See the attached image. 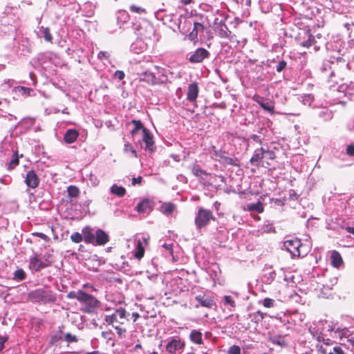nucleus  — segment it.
<instances>
[{"instance_id":"nucleus-48","label":"nucleus","mask_w":354,"mask_h":354,"mask_svg":"<svg viewBox=\"0 0 354 354\" xmlns=\"http://www.w3.org/2000/svg\"><path fill=\"white\" fill-rule=\"evenodd\" d=\"M241 349L238 346H232L228 351V354H240Z\"/></svg>"},{"instance_id":"nucleus-7","label":"nucleus","mask_w":354,"mask_h":354,"mask_svg":"<svg viewBox=\"0 0 354 354\" xmlns=\"http://www.w3.org/2000/svg\"><path fill=\"white\" fill-rule=\"evenodd\" d=\"M209 52L203 48L196 49L189 57V62L192 63H201L205 58L209 56Z\"/></svg>"},{"instance_id":"nucleus-33","label":"nucleus","mask_w":354,"mask_h":354,"mask_svg":"<svg viewBox=\"0 0 354 354\" xmlns=\"http://www.w3.org/2000/svg\"><path fill=\"white\" fill-rule=\"evenodd\" d=\"M263 156H264V160L266 162L268 165H269L268 161L269 160H273L276 156L273 151L266 149L263 147Z\"/></svg>"},{"instance_id":"nucleus-57","label":"nucleus","mask_w":354,"mask_h":354,"mask_svg":"<svg viewBox=\"0 0 354 354\" xmlns=\"http://www.w3.org/2000/svg\"><path fill=\"white\" fill-rule=\"evenodd\" d=\"M115 330L117 331V333L120 336H122L126 332V330L124 328H121L120 326H115Z\"/></svg>"},{"instance_id":"nucleus-56","label":"nucleus","mask_w":354,"mask_h":354,"mask_svg":"<svg viewBox=\"0 0 354 354\" xmlns=\"http://www.w3.org/2000/svg\"><path fill=\"white\" fill-rule=\"evenodd\" d=\"M98 58L100 59H102L104 58H108L109 57V53L107 52H104V51H100L99 53H98V55H97Z\"/></svg>"},{"instance_id":"nucleus-44","label":"nucleus","mask_w":354,"mask_h":354,"mask_svg":"<svg viewBox=\"0 0 354 354\" xmlns=\"http://www.w3.org/2000/svg\"><path fill=\"white\" fill-rule=\"evenodd\" d=\"M315 42V39L313 36H310L308 39L306 41H304L301 43V46L304 47L308 48L309 46H312Z\"/></svg>"},{"instance_id":"nucleus-61","label":"nucleus","mask_w":354,"mask_h":354,"mask_svg":"<svg viewBox=\"0 0 354 354\" xmlns=\"http://www.w3.org/2000/svg\"><path fill=\"white\" fill-rule=\"evenodd\" d=\"M6 342V338L0 337V351L3 348V345Z\"/></svg>"},{"instance_id":"nucleus-10","label":"nucleus","mask_w":354,"mask_h":354,"mask_svg":"<svg viewBox=\"0 0 354 354\" xmlns=\"http://www.w3.org/2000/svg\"><path fill=\"white\" fill-rule=\"evenodd\" d=\"M142 140L145 144V150H149L150 151H153L154 150L153 136L147 128H143Z\"/></svg>"},{"instance_id":"nucleus-54","label":"nucleus","mask_w":354,"mask_h":354,"mask_svg":"<svg viewBox=\"0 0 354 354\" xmlns=\"http://www.w3.org/2000/svg\"><path fill=\"white\" fill-rule=\"evenodd\" d=\"M172 245L171 243H165L162 247L171 255L173 254Z\"/></svg>"},{"instance_id":"nucleus-29","label":"nucleus","mask_w":354,"mask_h":354,"mask_svg":"<svg viewBox=\"0 0 354 354\" xmlns=\"http://www.w3.org/2000/svg\"><path fill=\"white\" fill-rule=\"evenodd\" d=\"M32 268L35 270H39L46 267L48 265L41 262L37 257H33L30 261Z\"/></svg>"},{"instance_id":"nucleus-37","label":"nucleus","mask_w":354,"mask_h":354,"mask_svg":"<svg viewBox=\"0 0 354 354\" xmlns=\"http://www.w3.org/2000/svg\"><path fill=\"white\" fill-rule=\"evenodd\" d=\"M192 174L197 177L201 176L203 174H206L205 171L203 170L198 165H194L192 167Z\"/></svg>"},{"instance_id":"nucleus-17","label":"nucleus","mask_w":354,"mask_h":354,"mask_svg":"<svg viewBox=\"0 0 354 354\" xmlns=\"http://www.w3.org/2000/svg\"><path fill=\"white\" fill-rule=\"evenodd\" d=\"M204 29V26L203 24L198 22H195L194 24V28L191 31V32L187 35L188 39L190 41H195L197 39L198 33L199 31H203Z\"/></svg>"},{"instance_id":"nucleus-41","label":"nucleus","mask_w":354,"mask_h":354,"mask_svg":"<svg viewBox=\"0 0 354 354\" xmlns=\"http://www.w3.org/2000/svg\"><path fill=\"white\" fill-rule=\"evenodd\" d=\"M309 331L313 337H317V339L319 342H321L322 340H323V341L324 340V337L318 334L317 331L315 330V328L313 327V326H310L309 327Z\"/></svg>"},{"instance_id":"nucleus-51","label":"nucleus","mask_w":354,"mask_h":354,"mask_svg":"<svg viewBox=\"0 0 354 354\" xmlns=\"http://www.w3.org/2000/svg\"><path fill=\"white\" fill-rule=\"evenodd\" d=\"M221 158L224 160L225 163L231 165H236V163L233 158L227 156H221Z\"/></svg>"},{"instance_id":"nucleus-2","label":"nucleus","mask_w":354,"mask_h":354,"mask_svg":"<svg viewBox=\"0 0 354 354\" xmlns=\"http://www.w3.org/2000/svg\"><path fill=\"white\" fill-rule=\"evenodd\" d=\"M301 247V241L298 239H290L283 242V248L292 257H300L301 255L300 248Z\"/></svg>"},{"instance_id":"nucleus-58","label":"nucleus","mask_w":354,"mask_h":354,"mask_svg":"<svg viewBox=\"0 0 354 354\" xmlns=\"http://www.w3.org/2000/svg\"><path fill=\"white\" fill-rule=\"evenodd\" d=\"M141 181H142V178L140 176H139L138 178H133L132 179V185H135L136 184H139L141 183Z\"/></svg>"},{"instance_id":"nucleus-24","label":"nucleus","mask_w":354,"mask_h":354,"mask_svg":"<svg viewBox=\"0 0 354 354\" xmlns=\"http://www.w3.org/2000/svg\"><path fill=\"white\" fill-rule=\"evenodd\" d=\"M84 240L86 243H93L95 240V234H93L89 228H85L84 230Z\"/></svg>"},{"instance_id":"nucleus-50","label":"nucleus","mask_w":354,"mask_h":354,"mask_svg":"<svg viewBox=\"0 0 354 354\" xmlns=\"http://www.w3.org/2000/svg\"><path fill=\"white\" fill-rule=\"evenodd\" d=\"M224 301H225V303L226 304H228V305H230L232 307H234L235 306V302L232 299L231 296H225L224 297Z\"/></svg>"},{"instance_id":"nucleus-27","label":"nucleus","mask_w":354,"mask_h":354,"mask_svg":"<svg viewBox=\"0 0 354 354\" xmlns=\"http://www.w3.org/2000/svg\"><path fill=\"white\" fill-rule=\"evenodd\" d=\"M334 66H335V64L333 62H330L329 61L324 62L323 63L322 66L321 67V71L323 73H326L328 71H331V72L329 74V77H332L334 75V70H333Z\"/></svg>"},{"instance_id":"nucleus-52","label":"nucleus","mask_w":354,"mask_h":354,"mask_svg":"<svg viewBox=\"0 0 354 354\" xmlns=\"http://www.w3.org/2000/svg\"><path fill=\"white\" fill-rule=\"evenodd\" d=\"M130 10L131 12H138V13H140V12H145V10L140 7H138L135 5H132L131 7H130Z\"/></svg>"},{"instance_id":"nucleus-59","label":"nucleus","mask_w":354,"mask_h":354,"mask_svg":"<svg viewBox=\"0 0 354 354\" xmlns=\"http://www.w3.org/2000/svg\"><path fill=\"white\" fill-rule=\"evenodd\" d=\"M333 349L335 354H343V351L340 347L335 346Z\"/></svg>"},{"instance_id":"nucleus-49","label":"nucleus","mask_w":354,"mask_h":354,"mask_svg":"<svg viewBox=\"0 0 354 354\" xmlns=\"http://www.w3.org/2000/svg\"><path fill=\"white\" fill-rule=\"evenodd\" d=\"M19 91L24 95H30V93L32 91V89L30 88H27L24 86L19 87Z\"/></svg>"},{"instance_id":"nucleus-42","label":"nucleus","mask_w":354,"mask_h":354,"mask_svg":"<svg viewBox=\"0 0 354 354\" xmlns=\"http://www.w3.org/2000/svg\"><path fill=\"white\" fill-rule=\"evenodd\" d=\"M15 279L17 280H22L25 277V272L22 269L17 270L14 273Z\"/></svg>"},{"instance_id":"nucleus-60","label":"nucleus","mask_w":354,"mask_h":354,"mask_svg":"<svg viewBox=\"0 0 354 354\" xmlns=\"http://www.w3.org/2000/svg\"><path fill=\"white\" fill-rule=\"evenodd\" d=\"M35 234L39 238L42 239L43 240L46 241L48 239V236L45 234H43L41 232H37Z\"/></svg>"},{"instance_id":"nucleus-14","label":"nucleus","mask_w":354,"mask_h":354,"mask_svg":"<svg viewBox=\"0 0 354 354\" xmlns=\"http://www.w3.org/2000/svg\"><path fill=\"white\" fill-rule=\"evenodd\" d=\"M328 330L334 332L335 337H339L340 339H342L343 338H348L350 335V332L346 328H335V326H332Z\"/></svg>"},{"instance_id":"nucleus-34","label":"nucleus","mask_w":354,"mask_h":354,"mask_svg":"<svg viewBox=\"0 0 354 354\" xmlns=\"http://www.w3.org/2000/svg\"><path fill=\"white\" fill-rule=\"evenodd\" d=\"M84 292L79 290L77 292L71 291L67 294V297L69 299H77L80 302L82 300V297Z\"/></svg>"},{"instance_id":"nucleus-35","label":"nucleus","mask_w":354,"mask_h":354,"mask_svg":"<svg viewBox=\"0 0 354 354\" xmlns=\"http://www.w3.org/2000/svg\"><path fill=\"white\" fill-rule=\"evenodd\" d=\"M124 152L126 153H131L132 156L134 158H137L136 151L134 149L133 147L129 142H126L124 145Z\"/></svg>"},{"instance_id":"nucleus-40","label":"nucleus","mask_w":354,"mask_h":354,"mask_svg":"<svg viewBox=\"0 0 354 354\" xmlns=\"http://www.w3.org/2000/svg\"><path fill=\"white\" fill-rule=\"evenodd\" d=\"M71 239L73 242L78 243L83 240L82 235L79 232H74L71 236Z\"/></svg>"},{"instance_id":"nucleus-23","label":"nucleus","mask_w":354,"mask_h":354,"mask_svg":"<svg viewBox=\"0 0 354 354\" xmlns=\"http://www.w3.org/2000/svg\"><path fill=\"white\" fill-rule=\"evenodd\" d=\"M263 160H264L263 147H261L259 149H257L254 151V153L250 159V162L252 163H254V162H259V161Z\"/></svg>"},{"instance_id":"nucleus-62","label":"nucleus","mask_w":354,"mask_h":354,"mask_svg":"<svg viewBox=\"0 0 354 354\" xmlns=\"http://www.w3.org/2000/svg\"><path fill=\"white\" fill-rule=\"evenodd\" d=\"M270 279L268 278V279L267 280V282H268V283H270L271 281L273 280V279H274V277L275 276V272H270Z\"/></svg>"},{"instance_id":"nucleus-63","label":"nucleus","mask_w":354,"mask_h":354,"mask_svg":"<svg viewBox=\"0 0 354 354\" xmlns=\"http://www.w3.org/2000/svg\"><path fill=\"white\" fill-rule=\"evenodd\" d=\"M346 231L349 233L354 234V227H347Z\"/></svg>"},{"instance_id":"nucleus-6","label":"nucleus","mask_w":354,"mask_h":354,"mask_svg":"<svg viewBox=\"0 0 354 354\" xmlns=\"http://www.w3.org/2000/svg\"><path fill=\"white\" fill-rule=\"evenodd\" d=\"M138 79L140 82H145L149 84L155 85L163 81H160L155 75L149 71L138 73Z\"/></svg>"},{"instance_id":"nucleus-5","label":"nucleus","mask_w":354,"mask_h":354,"mask_svg":"<svg viewBox=\"0 0 354 354\" xmlns=\"http://www.w3.org/2000/svg\"><path fill=\"white\" fill-rule=\"evenodd\" d=\"M253 100L258 103L262 109L265 111L273 114L274 113V104L272 101L268 99H264L263 97H261L259 95H255L253 97Z\"/></svg>"},{"instance_id":"nucleus-21","label":"nucleus","mask_w":354,"mask_h":354,"mask_svg":"<svg viewBox=\"0 0 354 354\" xmlns=\"http://www.w3.org/2000/svg\"><path fill=\"white\" fill-rule=\"evenodd\" d=\"M330 259L331 264L335 268H338L343 262L340 254L335 250L331 252Z\"/></svg>"},{"instance_id":"nucleus-43","label":"nucleus","mask_w":354,"mask_h":354,"mask_svg":"<svg viewBox=\"0 0 354 354\" xmlns=\"http://www.w3.org/2000/svg\"><path fill=\"white\" fill-rule=\"evenodd\" d=\"M262 304L266 308H272L274 304V300L270 298H266L263 300Z\"/></svg>"},{"instance_id":"nucleus-3","label":"nucleus","mask_w":354,"mask_h":354,"mask_svg":"<svg viewBox=\"0 0 354 354\" xmlns=\"http://www.w3.org/2000/svg\"><path fill=\"white\" fill-rule=\"evenodd\" d=\"M126 310L124 308H120L112 315H106L105 317V322L108 324H113L114 323L123 324L124 320L126 319Z\"/></svg>"},{"instance_id":"nucleus-47","label":"nucleus","mask_w":354,"mask_h":354,"mask_svg":"<svg viewBox=\"0 0 354 354\" xmlns=\"http://www.w3.org/2000/svg\"><path fill=\"white\" fill-rule=\"evenodd\" d=\"M286 62H285L284 60L280 61L276 66V71L278 73L281 72L286 67Z\"/></svg>"},{"instance_id":"nucleus-36","label":"nucleus","mask_w":354,"mask_h":354,"mask_svg":"<svg viewBox=\"0 0 354 354\" xmlns=\"http://www.w3.org/2000/svg\"><path fill=\"white\" fill-rule=\"evenodd\" d=\"M67 192L68 196L71 198H76L80 194L79 189L77 187L73 185H71L68 187Z\"/></svg>"},{"instance_id":"nucleus-46","label":"nucleus","mask_w":354,"mask_h":354,"mask_svg":"<svg viewBox=\"0 0 354 354\" xmlns=\"http://www.w3.org/2000/svg\"><path fill=\"white\" fill-rule=\"evenodd\" d=\"M43 33H44V39L46 41H52V36L50 33V30L48 28H46L44 29V31H43Z\"/></svg>"},{"instance_id":"nucleus-20","label":"nucleus","mask_w":354,"mask_h":354,"mask_svg":"<svg viewBox=\"0 0 354 354\" xmlns=\"http://www.w3.org/2000/svg\"><path fill=\"white\" fill-rule=\"evenodd\" d=\"M133 125V129L130 131L131 135L133 137L139 130H142L143 132V128H145L140 120H133L130 122L127 123V126Z\"/></svg>"},{"instance_id":"nucleus-12","label":"nucleus","mask_w":354,"mask_h":354,"mask_svg":"<svg viewBox=\"0 0 354 354\" xmlns=\"http://www.w3.org/2000/svg\"><path fill=\"white\" fill-rule=\"evenodd\" d=\"M109 241L108 234L102 230L98 229L95 232V240L97 245H105Z\"/></svg>"},{"instance_id":"nucleus-28","label":"nucleus","mask_w":354,"mask_h":354,"mask_svg":"<svg viewBox=\"0 0 354 354\" xmlns=\"http://www.w3.org/2000/svg\"><path fill=\"white\" fill-rule=\"evenodd\" d=\"M111 192L113 194H115L118 196L122 197V196H124V194L126 193V190L122 186H118L117 185H113L111 187Z\"/></svg>"},{"instance_id":"nucleus-11","label":"nucleus","mask_w":354,"mask_h":354,"mask_svg":"<svg viewBox=\"0 0 354 354\" xmlns=\"http://www.w3.org/2000/svg\"><path fill=\"white\" fill-rule=\"evenodd\" d=\"M198 93L199 88L196 82L189 84L187 93V99L191 102H195L198 97Z\"/></svg>"},{"instance_id":"nucleus-32","label":"nucleus","mask_w":354,"mask_h":354,"mask_svg":"<svg viewBox=\"0 0 354 354\" xmlns=\"http://www.w3.org/2000/svg\"><path fill=\"white\" fill-rule=\"evenodd\" d=\"M247 209L250 212L255 211L261 213L263 211V206L261 202L257 203L250 204L248 205Z\"/></svg>"},{"instance_id":"nucleus-18","label":"nucleus","mask_w":354,"mask_h":354,"mask_svg":"<svg viewBox=\"0 0 354 354\" xmlns=\"http://www.w3.org/2000/svg\"><path fill=\"white\" fill-rule=\"evenodd\" d=\"M117 24L119 28H121L122 25L127 23L129 19V15L125 10H119L117 12Z\"/></svg>"},{"instance_id":"nucleus-22","label":"nucleus","mask_w":354,"mask_h":354,"mask_svg":"<svg viewBox=\"0 0 354 354\" xmlns=\"http://www.w3.org/2000/svg\"><path fill=\"white\" fill-rule=\"evenodd\" d=\"M189 338L193 343L197 344H200L203 342L202 333L198 330H192Z\"/></svg>"},{"instance_id":"nucleus-39","label":"nucleus","mask_w":354,"mask_h":354,"mask_svg":"<svg viewBox=\"0 0 354 354\" xmlns=\"http://www.w3.org/2000/svg\"><path fill=\"white\" fill-rule=\"evenodd\" d=\"M19 156L17 154V151H15L13 156V158L10 162L8 169L11 170L15 166L19 165Z\"/></svg>"},{"instance_id":"nucleus-30","label":"nucleus","mask_w":354,"mask_h":354,"mask_svg":"<svg viewBox=\"0 0 354 354\" xmlns=\"http://www.w3.org/2000/svg\"><path fill=\"white\" fill-rule=\"evenodd\" d=\"M144 254H145V248L142 246V243L141 241H138L136 248L134 256L138 259H140L143 257Z\"/></svg>"},{"instance_id":"nucleus-38","label":"nucleus","mask_w":354,"mask_h":354,"mask_svg":"<svg viewBox=\"0 0 354 354\" xmlns=\"http://www.w3.org/2000/svg\"><path fill=\"white\" fill-rule=\"evenodd\" d=\"M64 341L67 343H73V342H77L78 341V338L76 335H72L70 333H67L64 334Z\"/></svg>"},{"instance_id":"nucleus-55","label":"nucleus","mask_w":354,"mask_h":354,"mask_svg":"<svg viewBox=\"0 0 354 354\" xmlns=\"http://www.w3.org/2000/svg\"><path fill=\"white\" fill-rule=\"evenodd\" d=\"M346 152L349 156H354V145H349L347 147Z\"/></svg>"},{"instance_id":"nucleus-13","label":"nucleus","mask_w":354,"mask_h":354,"mask_svg":"<svg viewBox=\"0 0 354 354\" xmlns=\"http://www.w3.org/2000/svg\"><path fill=\"white\" fill-rule=\"evenodd\" d=\"M195 299L200 304L201 306L205 308H212L214 305V302L211 297L205 295H198L196 296Z\"/></svg>"},{"instance_id":"nucleus-1","label":"nucleus","mask_w":354,"mask_h":354,"mask_svg":"<svg viewBox=\"0 0 354 354\" xmlns=\"http://www.w3.org/2000/svg\"><path fill=\"white\" fill-rule=\"evenodd\" d=\"M212 212L208 209L199 208L198 214L195 218V224L196 227L200 229L207 225L212 219H214Z\"/></svg>"},{"instance_id":"nucleus-53","label":"nucleus","mask_w":354,"mask_h":354,"mask_svg":"<svg viewBox=\"0 0 354 354\" xmlns=\"http://www.w3.org/2000/svg\"><path fill=\"white\" fill-rule=\"evenodd\" d=\"M115 77L122 80L124 77V73L122 71H116L114 74Z\"/></svg>"},{"instance_id":"nucleus-9","label":"nucleus","mask_w":354,"mask_h":354,"mask_svg":"<svg viewBox=\"0 0 354 354\" xmlns=\"http://www.w3.org/2000/svg\"><path fill=\"white\" fill-rule=\"evenodd\" d=\"M25 183L29 187L35 189L38 187L39 179L35 171H28L25 178Z\"/></svg>"},{"instance_id":"nucleus-15","label":"nucleus","mask_w":354,"mask_h":354,"mask_svg":"<svg viewBox=\"0 0 354 354\" xmlns=\"http://www.w3.org/2000/svg\"><path fill=\"white\" fill-rule=\"evenodd\" d=\"M152 209L151 202L148 199L142 200L136 206V210L140 213L149 212Z\"/></svg>"},{"instance_id":"nucleus-45","label":"nucleus","mask_w":354,"mask_h":354,"mask_svg":"<svg viewBox=\"0 0 354 354\" xmlns=\"http://www.w3.org/2000/svg\"><path fill=\"white\" fill-rule=\"evenodd\" d=\"M63 338V334L61 331H59L57 334L51 337L50 343L54 344L61 340Z\"/></svg>"},{"instance_id":"nucleus-16","label":"nucleus","mask_w":354,"mask_h":354,"mask_svg":"<svg viewBox=\"0 0 354 354\" xmlns=\"http://www.w3.org/2000/svg\"><path fill=\"white\" fill-rule=\"evenodd\" d=\"M183 343L180 340L173 339L167 344L166 349L169 353H174L183 346Z\"/></svg>"},{"instance_id":"nucleus-19","label":"nucleus","mask_w":354,"mask_h":354,"mask_svg":"<svg viewBox=\"0 0 354 354\" xmlns=\"http://www.w3.org/2000/svg\"><path fill=\"white\" fill-rule=\"evenodd\" d=\"M79 133L75 129H68L64 135V141L66 143H73L77 138Z\"/></svg>"},{"instance_id":"nucleus-31","label":"nucleus","mask_w":354,"mask_h":354,"mask_svg":"<svg viewBox=\"0 0 354 354\" xmlns=\"http://www.w3.org/2000/svg\"><path fill=\"white\" fill-rule=\"evenodd\" d=\"M82 9L85 12L86 17H92L94 14L93 6L91 3L86 2L83 6Z\"/></svg>"},{"instance_id":"nucleus-64","label":"nucleus","mask_w":354,"mask_h":354,"mask_svg":"<svg viewBox=\"0 0 354 354\" xmlns=\"http://www.w3.org/2000/svg\"><path fill=\"white\" fill-rule=\"evenodd\" d=\"M180 2L184 5H187L192 2V0H180Z\"/></svg>"},{"instance_id":"nucleus-4","label":"nucleus","mask_w":354,"mask_h":354,"mask_svg":"<svg viewBox=\"0 0 354 354\" xmlns=\"http://www.w3.org/2000/svg\"><path fill=\"white\" fill-rule=\"evenodd\" d=\"M82 300L80 303L86 306V311L88 313L93 312L99 306V301L91 295L84 292L82 297Z\"/></svg>"},{"instance_id":"nucleus-26","label":"nucleus","mask_w":354,"mask_h":354,"mask_svg":"<svg viewBox=\"0 0 354 354\" xmlns=\"http://www.w3.org/2000/svg\"><path fill=\"white\" fill-rule=\"evenodd\" d=\"M270 342L279 347H283L286 345L285 338L283 336H274L270 338Z\"/></svg>"},{"instance_id":"nucleus-25","label":"nucleus","mask_w":354,"mask_h":354,"mask_svg":"<svg viewBox=\"0 0 354 354\" xmlns=\"http://www.w3.org/2000/svg\"><path fill=\"white\" fill-rule=\"evenodd\" d=\"M174 208L175 206L174 204L165 203L160 206V212L165 215H169L174 210Z\"/></svg>"},{"instance_id":"nucleus-8","label":"nucleus","mask_w":354,"mask_h":354,"mask_svg":"<svg viewBox=\"0 0 354 354\" xmlns=\"http://www.w3.org/2000/svg\"><path fill=\"white\" fill-rule=\"evenodd\" d=\"M34 297L41 301H53L55 299V295L51 291L44 290H37L33 292Z\"/></svg>"}]
</instances>
